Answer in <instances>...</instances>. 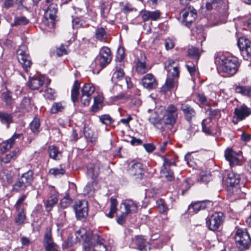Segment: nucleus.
<instances>
[{"mask_svg": "<svg viewBox=\"0 0 251 251\" xmlns=\"http://www.w3.org/2000/svg\"><path fill=\"white\" fill-rule=\"evenodd\" d=\"M215 63L219 70L229 76L235 75L239 67L237 57L222 53H218L215 57Z\"/></svg>", "mask_w": 251, "mask_h": 251, "instance_id": "f257e3e1", "label": "nucleus"}, {"mask_svg": "<svg viewBox=\"0 0 251 251\" xmlns=\"http://www.w3.org/2000/svg\"><path fill=\"white\" fill-rule=\"evenodd\" d=\"M121 213L117 215L116 221L120 225H123L129 214L136 213L138 210L137 204L131 200H126L120 205Z\"/></svg>", "mask_w": 251, "mask_h": 251, "instance_id": "f03ea898", "label": "nucleus"}, {"mask_svg": "<svg viewBox=\"0 0 251 251\" xmlns=\"http://www.w3.org/2000/svg\"><path fill=\"white\" fill-rule=\"evenodd\" d=\"M33 174V172L30 170L23 173L17 178L13 185L12 190L16 192L25 191L31 185L34 179Z\"/></svg>", "mask_w": 251, "mask_h": 251, "instance_id": "7ed1b4c3", "label": "nucleus"}, {"mask_svg": "<svg viewBox=\"0 0 251 251\" xmlns=\"http://www.w3.org/2000/svg\"><path fill=\"white\" fill-rule=\"evenodd\" d=\"M17 56L24 71L26 72L29 71L32 62L28 49L25 45H22L19 47L17 50Z\"/></svg>", "mask_w": 251, "mask_h": 251, "instance_id": "20e7f679", "label": "nucleus"}, {"mask_svg": "<svg viewBox=\"0 0 251 251\" xmlns=\"http://www.w3.org/2000/svg\"><path fill=\"white\" fill-rule=\"evenodd\" d=\"M237 246L241 250L248 249L251 244V238L247 230L245 228H238L234 235Z\"/></svg>", "mask_w": 251, "mask_h": 251, "instance_id": "39448f33", "label": "nucleus"}, {"mask_svg": "<svg viewBox=\"0 0 251 251\" xmlns=\"http://www.w3.org/2000/svg\"><path fill=\"white\" fill-rule=\"evenodd\" d=\"M177 108L174 105H169L166 109H162V123L165 125H174L177 118Z\"/></svg>", "mask_w": 251, "mask_h": 251, "instance_id": "423d86ee", "label": "nucleus"}, {"mask_svg": "<svg viewBox=\"0 0 251 251\" xmlns=\"http://www.w3.org/2000/svg\"><path fill=\"white\" fill-rule=\"evenodd\" d=\"M103 239L97 234H93L90 243L85 242L84 245L85 251H106Z\"/></svg>", "mask_w": 251, "mask_h": 251, "instance_id": "0eeeda50", "label": "nucleus"}, {"mask_svg": "<svg viewBox=\"0 0 251 251\" xmlns=\"http://www.w3.org/2000/svg\"><path fill=\"white\" fill-rule=\"evenodd\" d=\"M224 215L222 212H215L206 219V225L209 229L216 231L219 229L224 221Z\"/></svg>", "mask_w": 251, "mask_h": 251, "instance_id": "6e6552de", "label": "nucleus"}, {"mask_svg": "<svg viewBox=\"0 0 251 251\" xmlns=\"http://www.w3.org/2000/svg\"><path fill=\"white\" fill-rule=\"evenodd\" d=\"M250 115H251V108L248 107L245 104L238 105L234 109L232 122L234 125H237L239 122L243 121Z\"/></svg>", "mask_w": 251, "mask_h": 251, "instance_id": "1a4fd4ad", "label": "nucleus"}, {"mask_svg": "<svg viewBox=\"0 0 251 251\" xmlns=\"http://www.w3.org/2000/svg\"><path fill=\"white\" fill-rule=\"evenodd\" d=\"M112 60V55L109 48L103 47L100 50L95 61L102 69L107 65Z\"/></svg>", "mask_w": 251, "mask_h": 251, "instance_id": "9d476101", "label": "nucleus"}, {"mask_svg": "<svg viewBox=\"0 0 251 251\" xmlns=\"http://www.w3.org/2000/svg\"><path fill=\"white\" fill-rule=\"evenodd\" d=\"M74 208L77 219L81 220L88 216V203L86 201L81 200L75 201Z\"/></svg>", "mask_w": 251, "mask_h": 251, "instance_id": "9b49d317", "label": "nucleus"}, {"mask_svg": "<svg viewBox=\"0 0 251 251\" xmlns=\"http://www.w3.org/2000/svg\"><path fill=\"white\" fill-rule=\"evenodd\" d=\"M128 172L136 180H141L144 176L143 165L138 162L133 161L129 168Z\"/></svg>", "mask_w": 251, "mask_h": 251, "instance_id": "f8f14e48", "label": "nucleus"}, {"mask_svg": "<svg viewBox=\"0 0 251 251\" xmlns=\"http://www.w3.org/2000/svg\"><path fill=\"white\" fill-rule=\"evenodd\" d=\"M185 25L189 27L197 17V11L193 7H189L181 11L180 13Z\"/></svg>", "mask_w": 251, "mask_h": 251, "instance_id": "ddd939ff", "label": "nucleus"}, {"mask_svg": "<svg viewBox=\"0 0 251 251\" xmlns=\"http://www.w3.org/2000/svg\"><path fill=\"white\" fill-rule=\"evenodd\" d=\"M143 86L148 90L155 89L158 85V82L151 74H148L142 78Z\"/></svg>", "mask_w": 251, "mask_h": 251, "instance_id": "4468645a", "label": "nucleus"}, {"mask_svg": "<svg viewBox=\"0 0 251 251\" xmlns=\"http://www.w3.org/2000/svg\"><path fill=\"white\" fill-rule=\"evenodd\" d=\"M57 11L56 4L51 3L44 13V18L46 21L50 20L51 25L53 26L55 24L56 14Z\"/></svg>", "mask_w": 251, "mask_h": 251, "instance_id": "2eb2a0df", "label": "nucleus"}, {"mask_svg": "<svg viewBox=\"0 0 251 251\" xmlns=\"http://www.w3.org/2000/svg\"><path fill=\"white\" fill-rule=\"evenodd\" d=\"M165 69L168 72L167 76L176 78L178 77L179 70L176 61L172 59L169 60L167 65L165 66Z\"/></svg>", "mask_w": 251, "mask_h": 251, "instance_id": "dca6fc26", "label": "nucleus"}, {"mask_svg": "<svg viewBox=\"0 0 251 251\" xmlns=\"http://www.w3.org/2000/svg\"><path fill=\"white\" fill-rule=\"evenodd\" d=\"M160 12L158 10L150 11L143 10L140 12V15L143 21L147 22L149 20L156 21L160 17Z\"/></svg>", "mask_w": 251, "mask_h": 251, "instance_id": "f3484780", "label": "nucleus"}, {"mask_svg": "<svg viewBox=\"0 0 251 251\" xmlns=\"http://www.w3.org/2000/svg\"><path fill=\"white\" fill-rule=\"evenodd\" d=\"M238 155V154L230 148H227L225 152V158L229 162L230 166L236 165L239 163Z\"/></svg>", "mask_w": 251, "mask_h": 251, "instance_id": "a211bd4d", "label": "nucleus"}, {"mask_svg": "<svg viewBox=\"0 0 251 251\" xmlns=\"http://www.w3.org/2000/svg\"><path fill=\"white\" fill-rule=\"evenodd\" d=\"M22 134H14L10 139L0 144V151L1 152H5L9 151L15 143V140L19 138Z\"/></svg>", "mask_w": 251, "mask_h": 251, "instance_id": "6ab92c4d", "label": "nucleus"}, {"mask_svg": "<svg viewBox=\"0 0 251 251\" xmlns=\"http://www.w3.org/2000/svg\"><path fill=\"white\" fill-rule=\"evenodd\" d=\"M180 109L183 111L185 119L188 122H191L195 117L196 112L195 109L188 104H182Z\"/></svg>", "mask_w": 251, "mask_h": 251, "instance_id": "aec40b11", "label": "nucleus"}, {"mask_svg": "<svg viewBox=\"0 0 251 251\" xmlns=\"http://www.w3.org/2000/svg\"><path fill=\"white\" fill-rule=\"evenodd\" d=\"M101 168L102 165L100 162L89 165L87 168L88 175L93 179H95L99 176Z\"/></svg>", "mask_w": 251, "mask_h": 251, "instance_id": "412c9836", "label": "nucleus"}, {"mask_svg": "<svg viewBox=\"0 0 251 251\" xmlns=\"http://www.w3.org/2000/svg\"><path fill=\"white\" fill-rule=\"evenodd\" d=\"M238 45L242 51H245L247 55L251 56V42L244 37L240 38L238 41Z\"/></svg>", "mask_w": 251, "mask_h": 251, "instance_id": "4be33fe9", "label": "nucleus"}, {"mask_svg": "<svg viewBox=\"0 0 251 251\" xmlns=\"http://www.w3.org/2000/svg\"><path fill=\"white\" fill-rule=\"evenodd\" d=\"M44 245L47 251H58L57 246L52 241L50 231L47 232L45 235Z\"/></svg>", "mask_w": 251, "mask_h": 251, "instance_id": "5701e85b", "label": "nucleus"}, {"mask_svg": "<svg viewBox=\"0 0 251 251\" xmlns=\"http://www.w3.org/2000/svg\"><path fill=\"white\" fill-rule=\"evenodd\" d=\"M206 208V204L203 201L192 202L188 207V211L191 215L195 214L199 211Z\"/></svg>", "mask_w": 251, "mask_h": 251, "instance_id": "b1692460", "label": "nucleus"}, {"mask_svg": "<svg viewBox=\"0 0 251 251\" xmlns=\"http://www.w3.org/2000/svg\"><path fill=\"white\" fill-rule=\"evenodd\" d=\"M14 173L10 170L3 169L0 172V179L4 184H10L12 182Z\"/></svg>", "mask_w": 251, "mask_h": 251, "instance_id": "393cba45", "label": "nucleus"}, {"mask_svg": "<svg viewBox=\"0 0 251 251\" xmlns=\"http://www.w3.org/2000/svg\"><path fill=\"white\" fill-rule=\"evenodd\" d=\"M162 106L156 108L151 114L149 121L152 124L155 125L162 122Z\"/></svg>", "mask_w": 251, "mask_h": 251, "instance_id": "a878e982", "label": "nucleus"}, {"mask_svg": "<svg viewBox=\"0 0 251 251\" xmlns=\"http://www.w3.org/2000/svg\"><path fill=\"white\" fill-rule=\"evenodd\" d=\"M44 82V78L43 76L32 77L28 82V86L32 90H38L43 85Z\"/></svg>", "mask_w": 251, "mask_h": 251, "instance_id": "bb28decb", "label": "nucleus"}, {"mask_svg": "<svg viewBox=\"0 0 251 251\" xmlns=\"http://www.w3.org/2000/svg\"><path fill=\"white\" fill-rule=\"evenodd\" d=\"M226 181L227 186L236 187L240 182V175L233 172H231L228 174Z\"/></svg>", "mask_w": 251, "mask_h": 251, "instance_id": "cd10ccee", "label": "nucleus"}, {"mask_svg": "<svg viewBox=\"0 0 251 251\" xmlns=\"http://www.w3.org/2000/svg\"><path fill=\"white\" fill-rule=\"evenodd\" d=\"M79 89L80 83L78 80H75L71 90V99L74 103H75L78 100Z\"/></svg>", "mask_w": 251, "mask_h": 251, "instance_id": "c85d7f7f", "label": "nucleus"}, {"mask_svg": "<svg viewBox=\"0 0 251 251\" xmlns=\"http://www.w3.org/2000/svg\"><path fill=\"white\" fill-rule=\"evenodd\" d=\"M66 105L63 102H54L51 107L50 111L52 114H56L63 111Z\"/></svg>", "mask_w": 251, "mask_h": 251, "instance_id": "c756f323", "label": "nucleus"}, {"mask_svg": "<svg viewBox=\"0 0 251 251\" xmlns=\"http://www.w3.org/2000/svg\"><path fill=\"white\" fill-rule=\"evenodd\" d=\"M58 201V198L56 195H52L45 203L46 211L50 212Z\"/></svg>", "mask_w": 251, "mask_h": 251, "instance_id": "7c9ffc66", "label": "nucleus"}, {"mask_svg": "<svg viewBox=\"0 0 251 251\" xmlns=\"http://www.w3.org/2000/svg\"><path fill=\"white\" fill-rule=\"evenodd\" d=\"M48 152L50 157L54 160H59L62 156L61 152L54 146H49Z\"/></svg>", "mask_w": 251, "mask_h": 251, "instance_id": "2f4dec72", "label": "nucleus"}, {"mask_svg": "<svg viewBox=\"0 0 251 251\" xmlns=\"http://www.w3.org/2000/svg\"><path fill=\"white\" fill-rule=\"evenodd\" d=\"M19 109V111L22 112L29 111L31 109L30 99L25 97L20 104Z\"/></svg>", "mask_w": 251, "mask_h": 251, "instance_id": "473e14b6", "label": "nucleus"}, {"mask_svg": "<svg viewBox=\"0 0 251 251\" xmlns=\"http://www.w3.org/2000/svg\"><path fill=\"white\" fill-rule=\"evenodd\" d=\"M17 212V216L15 218V223L17 225H20L24 224L26 215L24 209H16Z\"/></svg>", "mask_w": 251, "mask_h": 251, "instance_id": "72a5a7b5", "label": "nucleus"}, {"mask_svg": "<svg viewBox=\"0 0 251 251\" xmlns=\"http://www.w3.org/2000/svg\"><path fill=\"white\" fill-rule=\"evenodd\" d=\"M223 4V0H208L206 4V8L208 10L216 9L221 7Z\"/></svg>", "mask_w": 251, "mask_h": 251, "instance_id": "f704fd0d", "label": "nucleus"}, {"mask_svg": "<svg viewBox=\"0 0 251 251\" xmlns=\"http://www.w3.org/2000/svg\"><path fill=\"white\" fill-rule=\"evenodd\" d=\"M235 91L236 93L248 97L251 96V87L250 86H237L235 87Z\"/></svg>", "mask_w": 251, "mask_h": 251, "instance_id": "c9c22d12", "label": "nucleus"}, {"mask_svg": "<svg viewBox=\"0 0 251 251\" xmlns=\"http://www.w3.org/2000/svg\"><path fill=\"white\" fill-rule=\"evenodd\" d=\"M95 91V88L92 83H85L81 88L82 94L92 96Z\"/></svg>", "mask_w": 251, "mask_h": 251, "instance_id": "e433bc0d", "label": "nucleus"}, {"mask_svg": "<svg viewBox=\"0 0 251 251\" xmlns=\"http://www.w3.org/2000/svg\"><path fill=\"white\" fill-rule=\"evenodd\" d=\"M132 242L137 246L138 249L140 251H143L145 250L146 246V242L141 236H136L132 239Z\"/></svg>", "mask_w": 251, "mask_h": 251, "instance_id": "4c0bfd02", "label": "nucleus"}, {"mask_svg": "<svg viewBox=\"0 0 251 251\" xmlns=\"http://www.w3.org/2000/svg\"><path fill=\"white\" fill-rule=\"evenodd\" d=\"M124 75L125 73L123 70L121 68H118L113 73L111 80L113 82H117L119 81H121L124 79Z\"/></svg>", "mask_w": 251, "mask_h": 251, "instance_id": "58836bf2", "label": "nucleus"}, {"mask_svg": "<svg viewBox=\"0 0 251 251\" xmlns=\"http://www.w3.org/2000/svg\"><path fill=\"white\" fill-rule=\"evenodd\" d=\"M110 208L109 212L106 214V216L108 218H112L114 217V214L117 211V206L118 204L117 201L116 199L112 197L110 198Z\"/></svg>", "mask_w": 251, "mask_h": 251, "instance_id": "ea45409f", "label": "nucleus"}, {"mask_svg": "<svg viewBox=\"0 0 251 251\" xmlns=\"http://www.w3.org/2000/svg\"><path fill=\"white\" fill-rule=\"evenodd\" d=\"M0 121L3 124H6L8 126L13 122V117L11 114L6 112H0ZM8 127V126H7Z\"/></svg>", "mask_w": 251, "mask_h": 251, "instance_id": "a19ab883", "label": "nucleus"}, {"mask_svg": "<svg viewBox=\"0 0 251 251\" xmlns=\"http://www.w3.org/2000/svg\"><path fill=\"white\" fill-rule=\"evenodd\" d=\"M66 172L65 170L59 166L58 167L51 168L49 171L50 174L53 176L54 177H60L65 174Z\"/></svg>", "mask_w": 251, "mask_h": 251, "instance_id": "79ce46f5", "label": "nucleus"}, {"mask_svg": "<svg viewBox=\"0 0 251 251\" xmlns=\"http://www.w3.org/2000/svg\"><path fill=\"white\" fill-rule=\"evenodd\" d=\"M148 70L149 69L145 61L138 60L136 63V71L138 74H145L148 72Z\"/></svg>", "mask_w": 251, "mask_h": 251, "instance_id": "37998d69", "label": "nucleus"}, {"mask_svg": "<svg viewBox=\"0 0 251 251\" xmlns=\"http://www.w3.org/2000/svg\"><path fill=\"white\" fill-rule=\"evenodd\" d=\"M177 81V78L172 77H169L167 76V78L166 80L165 90L169 91L173 87H174L176 84Z\"/></svg>", "mask_w": 251, "mask_h": 251, "instance_id": "c03bdc74", "label": "nucleus"}, {"mask_svg": "<svg viewBox=\"0 0 251 251\" xmlns=\"http://www.w3.org/2000/svg\"><path fill=\"white\" fill-rule=\"evenodd\" d=\"M95 37L100 41L105 39L107 37V34L105 29L101 27H98L96 30Z\"/></svg>", "mask_w": 251, "mask_h": 251, "instance_id": "a18cd8bd", "label": "nucleus"}, {"mask_svg": "<svg viewBox=\"0 0 251 251\" xmlns=\"http://www.w3.org/2000/svg\"><path fill=\"white\" fill-rule=\"evenodd\" d=\"M40 123L39 119L35 118L30 123V129L34 134L39 132Z\"/></svg>", "mask_w": 251, "mask_h": 251, "instance_id": "49530a36", "label": "nucleus"}, {"mask_svg": "<svg viewBox=\"0 0 251 251\" xmlns=\"http://www.w3.org/2000/svg\"><path fill=\"white\" fill-rule=\"evenodd\" d=\"M17 152L15 151H12L9 154H6L3 157H0V161L3 163H8L12 160H14L16 158Z\"/></svg>", "mask_w": 251, "mask_h": 251, "instance_id": "de8ad7c7", "label": "nucleus"}, {"mask_svg": "<svg viewBox=\"0 0 251 251\" xmlns=\"http://www.w3.org/2000/svg\"><path fill=\"white\" fill-rule=\"evenodd\" d=\"M1 99L3 101L5 102L7 105H11L13 102V99L9 91L2 93Z\"/></svg>", "mask_w": 251, "mask_h": 251, "instance_id": "09e8293b", "label": "nucleus"}, {"mask_svg": "<svg viewBox=\"0 0 251 251\" xmlns=\"http://www.w3.org/2000/svg\"><path fill=\"white\" fill-rule=\"evenodd\" d=\"M211 179L210 173L207 171H201L199 175V180L202 182L207 183Z\"/></svg>", "mask_w": 251, "mask_h": 251, "instance_id": "8fccbe9b", "label": "nucleus"}, {"mask_svg": "<svg viewBox=\"0 0 251 251\" xmlns=\"http://www.w3.org/2000/svg\"><path fill=\"white\" fill-rule=\"evenodd\" d=\"M45 97L50 100H54L56 97V93L55 90L51 88H47L45 93Z\"/></svg>", "mask_w": 251, "mask_h": 251, "instance_id": "3c124183", "label": "nucleus"}, {"mask_svg": "<svg viewBox=\"0 0 251 251\" xmlns=\"http://www.w3.org/2000/svg\"><path fill=\"white\" fill-rule=\"evenodd\" d=\"M188 54L190 57L196 58L197 61L199 59L201 55L199 50L194 47H192L188 50Z\"/></svg>", "mask_w": 251, "mask_h": 251, "instance_id": "603ef678", "label": "nucleus"}, {"mask_svg": "<svg viewBox=\"0 0 251 251\" xmlns=\"http://www.w3.org/2000/svg\"><path fill=\"white\" fill-rule=\"evenodd\" d=\"M28 20L24 16L16 17L14 20V25H25L28 23Z\"/></svg>", "mask_w": 251, "mask_h": 251, "instance_id": "864d4df0", "label": "nucleus"}, {"mask_svg": "<svg viewBox=\"0 0 251 251\" xmlns=\"http://www.w3.org/2000/svg\"><path fill=\"white\" fill-rule=\"evenodd\" d=\"M161 172L164 176L169 181H172L174 179V172L170 169H164L162 170Z\"/></svg>", "mask_w": 251, "mask_h": 251, "instance_id": "5fc2aeb1", "label": "nucleus"}, {"mask_svg": "<svg viewBox=\"0 0 251 251\" xmlns=\"http://www.w3.org/2000/svg\"><path fill=\"white\" fill-rule=\"evenodd\" d=\"M92 96L84 94H81L80 101L84 106H88L90 104Z\"/></svg>", "mask_w": 251, "mask_h": 251, "instance_id": "6e6d98bb", "label": "nucleus"}, {"mask_svg": "<svg viewBox=\"0 0 251 251\" xmlns=\"http://www.w3.org/2000/svg\"><path fill=\"white\" fill-rule=\"evenodd\" d=\"M72 202V200L69 196H66L64 197L60 201V206L63 208H66L69 206Z\"/></svg>", "mask_w": 251, "mask_h": 251, "instance_id": "4d7b16f0", "label": "nucleus"}, {"mask_svg": "<svg viewBox=\"0 0 251 251\" xmlns=\"http://www.w3.org/2000/svg\"><path fill=\"white\" fill-rule=\"evenodd\" d=\"M101 122L106 125H110L113 122L111 117L108 115H104L100 117Z\"/></svg>", "mask_w": 251, "mask_h": 251, "instance_id": "13d9d810", "label": "nucleus"}, {"mask_svg": "<svg viewBox=\"0 0 251 251\" xmlns=\"http://www.w3.org/2000/svg\"><path fill=\"white\" fill-rule=\"evenodd\" d=\"M67 46H64L62 45L60 47L57 49L56 52L58 56H61L64 54H66L68 53L67 49Z\"/></svg>", "mask_w": 251, "mask_h": 251, "instance_id": "bf43d9fd", "label": "nucleus"}, {"mask_svg": "<svg viewBox=\"0 0 251 251\" xmlns=\"http://www.w3.org/2000/svg\"><path fill=\"white\" fill-rule=\"evenodd\" d=\"M84 24V22L78 18H75L72 20V26L73 28H78L81 27Z\"/></svg>", "mask_w": 251, "mask_h": 251, "instance_id": "052dcab7", "label": "nucleus"}, {"mask_svg": "<svg viewBox=\"0 0 251 251\" xmlns=\"http://www.w3.org/2000/svg\"><path fill=\"white\" fill-rule=\"evenodd\" d=\"M156 203L160 212L163 213L167 209V207L163 200L159 199L157 200L156 201Z\"/></svg>", "mask_w": 251, "mask_h": 251, "instance_id": "680f3d73", "label": "nucleus"}, {"mask_svg": "<svg viewBox=\"0 0 251 251\" xmlns=\"http://www.w3.org/2000/svg\"><path fill=\"white\" fill-rule=\"evenodd\" d=\"M26 198V195H23L19 198V199L18 200V201H17V202H16V203L14 205V207H15V209H24L22 207L21 205H22L23 202L25 200Z\"/></svg>", "mask_w": 251, "mask_h": 251, "instance_id": "e2e57ef3", "label": "nucleus"}, {"mask_svg": "<svg viewBox=\"0 0 251 251\" xmlns=\"http://www.w3.org/2000/svg\"><path fill=\"white\" fill-rule=\"evenodd\" d=\"M209 123L207 121V119H204L203 120L201 126H202V130L206 134L209 135L211 134V131L209 129V126H207V125Z\"/></svg>", "mask_w": 251, "mask_h": 251, "instance_id": "0e129e2a", "label": "nucleus"}, {"mask_svg": "<svg viewBox=\"0 0 251 251\" xmlns=\"http://www.w3.org/2000/svg\"><path fill=\"white\" fill-rule=\"evenodd\" d=\"M130 96L125 93H120L117 96L113 97L114 101H117L121 100H127L129 99Z\"/></svg>", "mask_w": 251, "mask_h": 251, "instance_id": "69168bd1", "label": "nucleus"}, {"mask_svg": "<svg viewBox=\"0 0 251 251\" xmlns=\"http://www.w3.org/2000/svg\"><path fill=\"white\" fill-rule=\"evenodd\" d=\"M94 192V188L92 183H88L84 188L85 194L92 195Z\"/></svg>", "mask_w": 251, "mask_h": 251, "instance_id": "338daca9", "label": "nucleus"}, {"mask_svg": "<svg viewBox=\"0 0 251 251\" xmlns=\"http://www.w3.org/2000/svg\"><path fill=\"white\" fill-rule=\"evenodd\" d=\"M165 46L167 50H171L174 47V42L172 39L167 38L165 40Z\"/></svg>", "mask_w": 251, "mask_h": 251, "instance_id": "774afa93", "label": "nucleus"}]
</instances>
